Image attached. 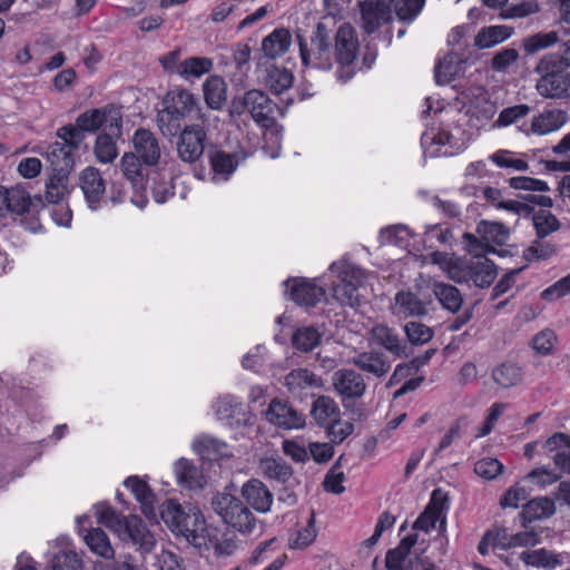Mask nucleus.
<instances>
[{"label": "nucleus", "mask_w": 570, "mask_h": 570, "mask_svg": "<svg viewBox=\"0 0 570 570\" xmlns=\"http://www.w3.org/2000/svg\"><path fill=\"white\" fill-rule=\"evenodd\" d=\"M57 138L60 141L50 144L47 157L50 164L66 163L75 166L73 153L78 150L86 139V134L78 124H68L57 129Z\"/></svg>", "instance_id": "9"}, {"label": "nucleus", "mask_w": 570, "mask_h": 570, "mask_svg": "<svg viewBox=\"0 0 570 570\" xmlns=\"http://www.w3.org/2000/svg\"><path fill=\"white\" fill-rule=\"evenodd\" d=\"M212 508L223 522L242 534L252 533L257 518L238 498L229 493H217L212 499Z\"/></svg>", "instance_id": "6"}, {"label": "nucleus", "mask_w": 570, "mask_h": 570, "mask_svg": "<svg viewBox=\"0 0 570 570\" xmlns=\"http://www.w3.org/2000/svg\"><path fill=\"white\" fill-rule=\"evenodd\" d=\"M175 474L177 482L189 490L202 489L206 482L202 470L184 458L175 463Z\"/></svg>", "instance_id": "37"}, {"label": "nucleus", "mask_w": 570, "mask_h": 570, "mask_svg": "<svg viewBox=\"0 0 570 570\" xmlns=\"http://www.w3.org/2000/svg\"><path fill=\"white\" fill-rule=\"evenodd\" d=\"M218 420L229 426H240L247 422L245 405L234 395L219 396L214 405Z\"/></svg>", "instance_id": "20"}, {"label": "nucleus", "mask_w": 570, "mask_h": 570, "mask_svg": "<svg viewBox=\"0 0 570 570\" xmlns=\"http://www.w3.org/2000/svg\"><path fill=\"white\" fill-rule=\"evenodd\" d=\"M205 102L213 110H220L227 101V83L218 75L209 76L203 83Z\"/></svg>", "instance_id": "34"}, {"label": "nucleus", "mask_w": 570, "mask_h": 570, "mask_svg": "<svg viewBox=\"0 0 570 570\" xmlns=\"http://www.w3.org/2000/svg\"><path fill=\"white\" fill-rule=\"evenodd\" d=\"M497 274V266L489 258H476L468 262V276L478 287H489L495 279Z\"/></svg>", "instance_id": "36"}, {"label": "nucleus", "mask_w": 570, "mask_h": 570, "mask_svg": "<svg viewBox=\"0 0 570 570\" xmlns=\"http://www.w3.org/2000/svg\"><path fill=\"white\" fill-rule=\"evenodd\" d=\"M540 7L534 0H525L518 4H511L501 11L500 16L503 19L524 18L537 13Z\"/></svg>", "instance_id": "63"}, {"label": "nucleus", "mask_w": 570, "mask_h": 570, "mask_svg": "<svg viewBox=\"0 0 570 570\" xmlns=\"http://www.w3.org/2000/svg\"><path fill=\"white\" fill-rule=\"evenodd\" d=\"M311 415L320 426L325 428L337 422V419L341 417V410L334 399L321 395L314 400Z\"/></svg>", "instance_id": "35"}, {"label": "nucleus", "mask_w": 570, "mask_h": 570, "mask_svg": "<svg viewBox=\"0 0 570 570\" xmlns=\"http://www.w3.org/2000/svg\"><path fill=\"white\" fill-rule=\"evenodd\" d=\"M52 174L46 181V199L48 203L58 204L68 193L69 174L73 166L61 163L51 164Z\"/></svg>", "instance_id": "25"}, {"label": "nucleus", "mask_w": 570, "mask_h": 570, "mask_svg": "<svg viewBox=\"0 0 570 570\" xmlns=\"http://www.w3.org/2000/svg\"><path fill=\"white\" fill-rule=\"evenodd\" d=\"M94 153L99 163L110 164L118 156L117 144L110 135L100 134L96 138Z\"/></svg>", "instance_id": "52"}, {"label": "nucleus", "mask_w": 570, "mask_h": 570, "mask_svg": "<svg viewBox=\"0 0 570 570\" xmlns=\"http://www.w3.org/2000/svg\"><path fill=\"white\" fill-rule=\"evenodd\" d=\"M371 341L384 347L397 358H405L412 354V348L400 337L395 328L389 327L386 324H375L371 331Z\"/></svg>", "instance_id": "14"}, {"label": "nucleus", "mask_w": 570, "mask_h": 570, "mask_svg": "<svg viewBox=\"0 0 570 570\" xmlns=\"http://www.w3.org/2000/svg\"><path fill=\"white\" fill-rule=\"evenodd\" d=\"M560 38L557 31L538 32L523 39V50L527 55H534L558 43Z\"/></svg>", "instance_id": "51"}, {"label": "nucleus", "mask_w": 570, "mask_h": 570, "mask_svg": "<svg viewBox=\"0 0 570 570\" xmlns=\"http://www.w3.org/2000/svg\"><path fill=\"white\" fill-rule=\"evenodd\" d=\"M335 58L341 66H351L357 53L358 41L350 23H343L335 32Z\"/></svg>", "instance_id": "19"}, {"label": "nucleus", "mask_w": 570, "mask_h": 570, "mask_svg": "<svg viewBox=\"0 0 570 570\" xmlns=\"http://www.w3.org/2000/svg\"><path fill=\"white\" fill-rule=\"evenodd\" d=\"M335 23L333 18L323 17L315 26L309 41L302 30L296 31L299 47V57L303 66L321 70H330L333 67L332 38Z\"/></svg>", "instance_id": "3"}, {"label": "nucleus", "mask_w": 570, "mask_h": 570, "mask_svg": "<svg viewBox=\"0 0 570 570\" xmlns=\"http://www.w3.org/2000/svg\"><path fill=\"white\" fill-rule=\"evenodd\" d=\"M531 108L525 105H515L512 107L504 108L495 120V125L499 127H507L512 124H518L520 119L527 117Z\"/></svg>", "instance_id": "61"}, {"label": "nucleus", "mask_w": 570, "mask_h": 570, "mask_svg": "<svg viewBox=\"0 0 570 570\" xmlns=\"http://www.w3.org/2000/svg\"><path fill=\"white\" fill-rule=\"evenodd\" d=\"M83 540L92 553L105 560L115 559V549L110 543L109 537L100 528L87 530Z\"/></svg>", "instance_id": "40"}, {"label": "nucleus", "mask_w": 570, "mask_h": 570, "mask_svg": "<svg viewBox=\"0 0 570 570\" xmlns=\"http://www.w3.org/2000/svg\"><path fill=\"white\" fill-rule=\"evenodd\" d=\"M97 520L99 523L114 530L115 532H121L124 527L122 522H126V517H121L114 510L109 504L101 502L95 505Z\"/></svg>", "instance_id": "55"}, {"label": "nucleus", "mask_w": 570, "mask_h": 570, "mask_svg": "<svg viewBox=\"0 0 570 570\" xmlns=\"http://www.w3.org/2000/svg\"><path fill=\"white\" fill-rule=\"evenodd\" d=\"M267 420L282 429L292 430L305 426V416L288 402L273 400L266 412Z\"/></svg>", "instance_id": "16"}, {"label": "nucleus", "mask_w": 570, "mask_h": 570, "mask_svg": "<svg viewBox=\"0 0 570 570\" xmlns=\"http://www.w3.org/2000/svg\"><path fill=\"white\" fill-rule=\"evenodd\" d=\"M404 332L407 341L412 345H423L433 338L434 331L421 323V322H409L404 325Z\"/></svg>", "instance_id": "58"}, {"label": "nucleus", "mask_w": 570, "mask_h": 570, "mask_svg": "<svg viewBox=\"0 0 570 570\" xmlns=\"http://www.w3.org/2000/svg\"><path fill=\"white\" fill-rule=\"evenodd\" d=\"M540 75L535 89L544 98L559 99L567 95L570 88V72L559 58V53L544 55L535 67Z\"/></svg>", "instance_id": "4"}, {"label": "nucleus", "mask_w": 570, "mask_h": 570, "mask_svg": "<svg viewBox=\"0 0 570 570\" xmlns=\"http://www.w3.org/2000/svg\"><path fill=\"white\" fill-rule=\"evenodd\" d=\"M284 380L291 395L301 400L308 395L314 396L312 391L323 386L322 377L307 368L292 370Z\"/></svg>", "instance_id": "17"}, {"label": "nucleus", "mask_w": 570, "mask_h": 570, "mask_svg": "<svg viewBox=\"0 0 570 570\" xmlns=\"http://www.w3.org/2000/svg\"><path fill=\"white\" fill-rule=\"evenodd\" d=\"M277 105L259 89H249L242 96H235L229 105L230 117H239L248 112L262 128H272L276 124L274 112Z\"/></svg>", "instance_id": "5"}, {"label": "nucleus", "mask_w": 570, "mask_h": 570, "mask_svg": "<svg viewBox=\"0 0 570 570\" xmlns=\"http://www.w3.org/2000/svg\"><path fill=\"white\" fill-rule=\"evenodd\" d=\"M75 121L85 134H95L102 126H107L110 129L115 127L118 131L121 128V117L111 105L86 110L80 114Z\"/></svg>", "instance_id": "13"}, {"label": "nucleus", "mask_w": 570, "mask_h": 570, "mask_svg": "<svg viewBox=\"0 0 570 570\" xmlns=\"http://www.w3.org/2000/svg\"><path fill=\"white\" fill-rule=\"evenodd\" d=\"M463 60L460 59L455 53H449L439 63L434 69L435 81L439 85H445L452 81L453 77L458 72V63H461Z\"/></svg>", "instance_id": "53"}, {"label": "nucleus", "mask_w": 570, "mask_h": 570, "mask_svg": "<svg viewBox=\"0 0 570 570\" xmlns=\"http://www.w3.org/2000/svg\"><path fill=\"white\" fill-rule=\"evenodd\" d=\"M351 362L361 371L377 379L385 376L392 366L386 354L379 350L361 352L356 354Z\"/></svg>", "instance_id": "26"}, {"label": "nucleus", "mask_w": 570, "mask_h": 570, "mask_svg": "<svg viewBox=\"0 0 570 570\" xmlns=\"http://www.w3.org/2000/svg\"><path fill=\"white\" fill-rule=\"evenodd\" d=\"M258 469L261 473L269 479L287 483L294 474L293 468L282 456H266L259 460Z\"/></svg>", "instance_id": "33"}, {"label": "nucleus", "mask_w": 570, "mask_h": 570, "mask_svg": "<svg viewBox=\"0 0 570 570\" xmlns=\"http://www.w3.org/2000/svg\"><path fill=\"white\" fill-rule=\"evenodd\" d=\"M240 494L255 511L266 513L271 510L274 495L261 480L250 479L246 481L242 485Z\"/></svg>", "instance_id": "21"}, {"label": "nucleus", "mask_w": 570, "mask_h": 570, "mask_svg": "<svg viewBox=\"0 0 570 570\" xmlns=\"http://www.w3.org/2000/svg\"><path fill=\"white\" fill-rule=\"evenodd\" d=\"M520 560L527 566L537 568L554 569L561 564L559 556L546 549L523 551L520 554Z\"/></svg>", "instance_id": "48"}, {"label": "nucleus", "mask_w": 570, "mask_h": 570, "mask_svg": "<svg viewBox=\"0 0 570 570\" xmlns=\"http://www.w3.org/2000/svg\"><path fill=\"white\" fill-rule=\"evenodd\" d=\"M200 121L185 126L176 142L177 155L184 163L198 161L205 151L207 131Z\"/></svg>", "instance_id": "10"}, {"label": "nucleus", "mask_w": 570, "mask_h": 570, "mask_svg": "<svg viewBox=\"0 0 570 570\" xmlns=\"http://www.w3.org/2000/svg\"><path fill=\"white\" fill-rule=\"evenodd\" d=\"M292 45V33L286 28H276L262 41V51L268 59L285 55Z\"/></svg>", "instance_id": "32"}, {"label": "nucleus", "mask_w": 570, "mask_h": 570, "mask_svg": "<svg viewBox=\"0 0 570 570\" xmlns=\"http://www.w3.org/2000/svg\"><path fill=\"white\" fill-rule=\"evenodd\" d=\"M556 244L537 237V239L523 250V258L528 262H532L534 259L544 261L556 255Z\"/></svg>", "instance_id": "54"}, {"label": "nucleus", "mask_w": 570, "mask_h": 570, "mask_svg": "<svg viewBox=\"0 0 570 570\" xmlns=\"http://www.w3.org/2000/svg\"><path fill=\"white\" fill-rule=\"evenodd\" d=\"M417 541V533H411L396 548L390 549L385 556L386 570H435L434 563L423 554L424 549L412 552Z\"/></svg>", "instance_id": "8"}, {"label": "nucleus", "mask_w": 570, "mask_h": 570, "mask_svg": "<svg viewBox=\"0 0 570 570\" xmlns=\"http://www.w3.org/2000/svg\"><path fill=\"white\" fill-rule=\"evenodd\" d=\"M431 295L440 303L441 307L451 314H456L463 306V295L459 288L450 283L433 281L430 285Z\"/></svg>", "instance_id": "29"}, {"label": "nucleus", "mask_w": 570, "mask_h": 570, "mask_svg": "<svg viewBox=\"0 0 570 570\" xmlns=\"http://www.w3.org/2000/svg\"><path fill=\"white\" fill-rule=\"evenodd\" d=\"M41 206L42 198L40 196L31 198L30 194L19 185L8 188L7 213L23 215L31 209L38 210Z\"/></svg>", "instance_id": "30"}, {"label": "nucleus", "mask_w": 570, "mask_h": 570, "mask_svg": "<svg viewBox=\"0 0 570 570\" xmlns=\"http://www.w3.org/2000/svg\"><path fill=\"white\" fill-rule=\"evenodd\" d=\"M119 168L124 178L131 186V202L140 208L145 207L148 203L146 196L148 180L138 156L134 153H125L120 158Z\"/></svg>", "instance_id": "11"}, {"label": "nucleus", "mask_w": 570, "mask_h": 570, "mask_svg": "<svg viewBox=\"0 0 570 570\" xmlns=\"http://www.w3.org/2000/svg\"><path fill=\"white\" fill-rule=\"evenodd\" d=\"M165 108L158 112L157 124L165 136H174L180 130V121L191 118L206 124L207 114L203 111L198 99L187 89L176 88L167 92Z\"/></svg>", "instance_id": "1"}, {"label": "nucleus", "mask_w": 570, "mask_h": 570, "mask_svg": "<svg viewBox=\"0 0 570 570\" xmlns=\"http://www.w3.org/2000/svg\"><path fill=\"white\" fill-rule=\"evenodd\" d=\"M135 153L146 166H155L160 159V147L156 136L148 129L139 128L132 137Z\"/></svg>", "instance_id": "22"}, {"label": "nucleus", "mask_w": 570, "mask_h": 570, "mask_svg": "<svg viewBox=\"0 0 570 570\" xmlns=\"http://www.w3.org/2000/svg\"><path fill=\"white\" fill-rule=\"evenodd\" d=\"M210 549H213L216 557H229L237 550L236 537L224 533L219 539L207 538V548H203V551Z\"/></svg>", "instance_id": "56"}, {"label": "nucleus", "mask_w": 570, "mask_h": 570, "mask_svg": "<svg viewBox=\"0 0 570 570\" xmlns=\"http://www.w3.org/2000/svg\"><path fill=\"white\" fill-rule=\"evenodd\" d=\"M208 157L213 171L212 180L215 183L228 180L240 160L237 154H230L222 149L212 150Z\"/></svg>", "instance_id": "27"}, {"label": "nucleus", "mask_w": 570, "mask_h": 570, "mask_svg": "<svg viewBox=\"0 0 570 570\" xmlns=\"http://www.w3.org/2000/svg\"><path fill=\"white\" fill-rule=\"evenodd\" d=\"M332 383L335 392L345 400H356L364 395L366 383L361 373L352 368H342L334 372Z\"/></svg>", "instance_id": "15"}, {"label": "nucleus", "mask_w": 570, "mask_h": 570, "mask_svg": "<svg viewBox=\"0 0 570 570\" xmlns=\"http://www.w3.org/2000/svg\"><path fill=\"white\" fill-rule=\"evenodd\" d=\"M476 233L488 244L503 245L509 239V228L497 222H480L476 226Z\"/></svg>", "instance_id": "49"}, {"label": "nucleus", "mask_w": 570, "mask_h": 570, "mask_svg": "<svg viewBox=\"0 0 570 570\" xmlns=\"http://www.w3.org/2000/svg\"><path fill=\"white\" fill-rule=\"evenodd\" d=\"M183 559L173 551L161 550L156 554L155 567L158 570H185Z\"/></svg>", "instance_id": "64"}, {"label": "nucleus", "mask_w": 570, "mask_h": 570, "mask_svg": "<svg viewBox=\"0 0 570 570\" xmlns=\"http://www.w3.org/2000/svg\"><path fill=\"white\" fill-rule=\"evenodd\" d=\"M493 381L504 387L519 384L522 380V368L514 363H502L492 371Z\"/></svg>", "instance_id": "50"}, {"label": "nucleus", "mask_w": 570, "mask_h": 570, "mask_svg": "<svg viewBox=\"0 0 570 570\" xmlns=\"http://www.w3.org/2000/svg\"><path fill=\"white\" fill-rule=\"evenodd\" d=\"M122 524L121 532H119L120 535H126L144 553L153 550L156 539L139 517L128 515Z\"/></svg>", "instance_id": "23"}, {"label": "nucleus", "mask_w": 570, "mask_h": 570, "mask_svg": "<svg viewBox=\"0 0 570 570\" xmlns=\"http://www.w3.org/2000/svg\"><path fill=\"white\" fill-rule=\"evenodd\" d=\"M435 352V348H429L424 353L413 357L410 362L396 365L394 373L391 376V381L399 376L403 377L412 372H417L422 366L430 362Z\"/></svg>", "instance_id": "59"}, {"label": "nucleus", "mask_w": 570, "mask_h": 570, "mask_svg": "<svg viewBox=\"0 0 570 570\" xmlns=\"http://www.w3.org/2000/svg\"><path fill=\"white\" fill-rule=\"evenodd\" d=\"M330 271L337 277L332 286L333 297L343 306L357 307L358 287L363 285L364 272L347 261L334 262Z\"/></svg>", "instance_id": "7"}, {"label": "nucleus", "mask_w": 570, "mask_h": 570, "mask_svg": "<svg viewBox=\"0 0 570 570\" xmlns=\"http://www.w3.org/2000/svg\"><path fill=\"white\" fill-rule=\"evenodd\" d=\"M566 121L567 115L562 110H547L534 117L531 121L530 129H523V131L527 135L530 132L544 135L558 130Z\"/></svg>", "instance_id": "38"}, {"label": "nucleus", "mask_w": 570, "mask_h": 570, "mask_svg": "<svg viewBox=\"0 0 570 570\" xmlns=\"http://www.w3.org/2000/svg\"><path fill=\"white\" fill-rule=\"evenodd\" d=\"M227 444L215 438L204 435L193 442V449L204 459L216 461L227 455Z\"/></svg>", "instance_id": "43"}, {"label": "nucleus", "mask_w": 570, "mask_h": 570, "mask_svg": "<svg viewBox=\"0 0 570 570\" xmlns=\"http://www.w3.org/2000/svg\"><path fill=\"white\" fill-rule=\"evenodd\" d=\"M425 0H395L394 10L399 20L411 23L420 14Z\"/></svg>", "instance_id": "57"}, {"label": "nucleus", "mask_w": 570, "mask_h": 570, "mask_svg": "<svg viewBox=\"0 0 570 570\" xmlns=\"http://www.w3.org/2000/svg\"><path fill=\"white\" fill-rule=\"evenodd\" d=\"M293 81L294 76L292 71L284 67L271 66L266 70L265 83L275 95L283 94L289 89L293 85Z\"/></svg>", "instance_id": "44"}, {"label": "nucleus", "mask_w": 570, "mask_h": 570, "mask_svg": "<svg viewBox=\"0 0 570 570\" xmlns=\"http://www.w3.org/2000/svg\"><path fill=\"white\" fill-rule=\"evenodd\" d=\"M389 13V7L383 3L372 1L362 3V21L365 32L368 35L375 32L381 22L387 19Z\"/></svg>", "instance_id": "42"}, {"label": "nucleus", "mask_w": 570, "mask_h": 570, "mask_svg": "<svg viewBox=\"0 0 570 570\" xmlns=\"http://www.w3.org/2000/svg\"><path fill=\"white\" fill-rule=\"evenodd\" d=\"M530 216L538 238H546L561 227L559 219L548 209L533 210Z\"/></svg>", "instance_id": "47"}, {"label": "nucleus", "mask_w": 570, "mask_h": 570, "mask_svg": "<svg viewBox=\"0 0 570 570\" xmlns=\"http://www.w3.org/2000/svg\"><path fill=\"white\" fill-rule=\"evenodd\" d=\"M323 334L314 326L298 327L292 335V344L299 352L307 353L320 345Z\"/></svg>", "instance_id": "45"}, {"label": "nucleus", "mask_w": 570, "mask_h": 570, "mask_svg": "<svg viewBox=\"0 0 570 570\" xmlns=\"http://www.w3.org/2000/svg\"><path fill=\"white\" fill-rule=\"evenodd\" d=\"M160 518L175 535L184 538L199 551L207 548L206 521L199 510L186 511L180 504L167 500L161 507Z\"/></svg>", "instance_id": "2"}, {"label": "nucleus", "mask_w": 570, "mask_h": 570, "mask_svg": "<svg viewBox=\"0 0 570 570\" xmlns=\"http://www.w3.org/2000/svg\"><path fill=\"white\" fill-rule=\"evenodd\" d=\"M509 186L513 189L518 190H528V191H540L546 193L550 190L547 181L528 177V176H515L511 177L509 180Z\"/></svg>", "instance_id": "62"}, {"label": "nucleus", "mask_w": 570, "mask_h": 570, "mask_svg": "<svg viewBox=\"0 0 570 570\" xmlns=\"http://www.w3.org/2000/svg\"><path fill=\"white\" fill-rule=\"evenodd\" d=\"M292 282L291 298L298 305L315 306L325 296V289L314 281L305 278L287 279L285 285Z\"/></svg>", "instance_id": "24"}, {"label": "nucleus", "mask_w": 570, "mask_h": 570, "mask_svg": "<svg viewBox=\"0 0 570 570\" xmlns=\"http://www.w3.org/2000/svg\"><path fill=\"white\" fill-rule=\"evenodd\" d=\"M433 304L432 295L420 291H400L394 296V314L399 317H424L429 314L430 306Z\"/></svg>", "instance_id": "12"}, {"label": "nucleus", "mask_w": 570, "mask_h": 570, "mask_svg": "<svg viewBox=\"0 0 570 570\" xmlns=\"http://www.w3.org/2000/svg\"><path fill=\"white\" fill-rule=\"evenodd\" d=\"M79 187L89 208L98 209L106 191V183L100 170L94 166H88L81 170L79 174Z\"/></svg>", "instance_id": "18"}, {"label": "nucleus", "mask_w": 570, "mask_h": 570, "mask_svg": "<svg viewBox=\"0 0 570 570\" xmlns=\"http://www.w3.org/2000/svg\"><path fill=\"white\" fill-rule=\"evenodd\" d=\"M124 484L132 492L136 500L140 503L144 515L150 521H157L155 494L149 485L138 476L127 478Z\"/></svg>", "instance_id": "28"}, {"label": "nucleus", "mask_w": 570, "mask_h": 570, "mask_svg": "<svg viewBox=\"0 0 570 570\" xmlns=\"http://www.w3.org/2000/svg\"><path fill=\"white\" fill-rule=\"evenodd\" d=\"M513 33V28L508 26H490L479 30L474 39V45L480 49L494 47L509 39Z\"/></svg>", "instance_id": "41"}, {"label": "nucleus", "mask_w": 570, "mask_h": 570, "mask_svg": "<svg viewBox=\"0 0 570 570\" xmlns=\"http://www.w3.org/2000/svg\"><path fill=\"white\" fill-rule=\"evenodd\" d=\"M213 60L207 57H189L180 62L178 76L185 80L200 78L213 69Z\"/></svg>", "instance_id": "46"}, {"label": "nucleus", "mask_w": 570, "mask_h": 570, "mask_svg": "<svg viewBox=\"0 0 570 570\" xmlns=\"http://www.w3.org/2000/svg\"><path fill=\"white\" fill-rule=\"evenodd\" d=\"M556 513V503L548 497H538L528 501L520 513L522 525L527 528L528 523L537 520L548 519Z\"/></svg>", "instance_id": "31"}, {"label": "nucleus", "mask_w": 570, "mask_h": 570, "mask_svg": "<svg viewBox=\"0 0 570 570\" xmlns=\"http://www.w3.org/2000/svg\"><path fill=\"white\" fill-rule=\"evenodd\" d=\"M425 508L435 513L441 519V530H444L445 513L449 510L448 493L440 488L434 489Z\"/></svg>", "instance_id": "60"}, {"label": "nucleus", "mask_w": 570, "mask_h": 570, "mask_svg": "<svg viewBox=\"0 0 570 570\" xmlns=\"http://www.w3.org/2000/svg\"><path fill=\"white\" fill-rule=\"evenodd\" d=\"M83 553H79L73 549H60L53 553L47 561L43 570H83Z\"/></svg>", "instance_id": "39"}]
</instances>
